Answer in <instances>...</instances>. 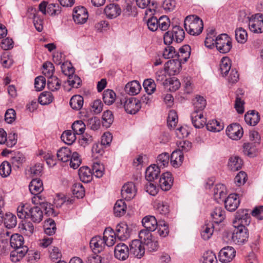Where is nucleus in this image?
I'll list each match as a JSON object with an SVG mask.
<instances>
[{
    "instance_id": "obj_13",
    "label": "nucleus",
    "mask_w": 263,
    "mask_h": 263,
    "mask_svg": "<svg viewBox=\"0 0 263 263\" xmlns=\"http://www.w3.org/2000/svg\"><path fill=\"white\" fill-rule=\"evenodd\" d=\"M129 253L128 246L124 243H118L115 247V257L120 260H126L128 257Z\"/></svg>"
},
{
    "instance_id": "obj_49",
    "label": "nucleus",
    "mask_w": 263,
    "mask_h": 263,
    "mask_svg": "<svg viewBox=\"0 0 263 263\" xmlns=\"http://www.w3.org/2000/svg\"><path fill=\"white\" fill-rule=\"evenodd\" d=\"M61 139L68 145L72 144L76 140V134L70 130L65 131L61 135Z\"/></svg>"
},
{
    "instance_id": "obj_38",
    "label": "nucleus",
    "mask_w": 263,
    "mask_h": 263,
    "mask_svg": "<svg viewBox=\"0 0 263 263\" xmlns=\"http://www.w3.org/2000/svg\"><path fill=\"white\" fill-rule=\"evenodd\" d=\"M126 211V204L125 201L122 199L117 200L114 207L115 216L121 217L125 214Z\"/></svg>"
},
{
    "instance_id": "obj_29",
    "label": "nucleus",
    "mask_w": 263,
    "mask_h": 263,
    "mask_svg": "<svg viewBox=\"0 0 263 263\" xmlns=\"http://www.w3.org/2000/svg\"><path fill=\"white\" fill-rule=\"evenodd\" d=\"M28 252V247H25L23 248L14 249L10 253V257L12 262H16L19 261Z\"/></svg>"
},
{
    "instance_id": "obj_35",
    "label": "nucleus",
    "mask_w": 263,
    "mask_h": 263,
    "mask_svg": "<svg viewBox=\"0 0 263 263\" xmlns=\"http://www.w3.org/2000/svg\"><path fill=\"white\" fill-rule=\"evenodd\" d=\"M24 239L23 237L18 234H14L10 238V245L13 249L23 248Z\"/></svg>"
},
{
    "instance_id": "obj_52",
    "label": "nucleus",
    "mask_w": 263,
    "mask_h": 263,
    "mask_svg": "<svg viewBox=\"0 0 263 263\" xmlns=\"http://www.w3.org/2000/svg\"><path fill=\"white\" fill-rule=\"evenodd\" d=\"M21 232L24 235L30 236L34 232V226L29 221L25 222L19 226Z\"/></svg>"
},
{
    "instance_id": "obj_21",
    "label": "nucleus",
    "mask_w": 263,
    "mask_h": 263,
    "mask_svg": "<svg viewBox=\"0 0 263 263\" xmlns=\"http://www.w3.org/2000/svg\"><path fill=\"white\" fill-rule=\"evenodd\" d=\"M105 246L104 240L100 236L93 237L90 241V247L95 253H100Z\"/></svg>"
},
{
    "instance_id": "obj_30",
    "label": "nucleus",
    "mask_w": 263,
    "mask_h": 263,
    "mask_svg": "<svg viewBox=\"0 0 263 263\" xmlns=\"http://www.w3.org/2000/svg\"><path fill=\"white\" fill-rule=\"evenodd\" d=\"M141 86L138 81L128 82L125 86V91L130 95H137L140 91Z\"/></svg>"
},
{
    "instance_id": "obj_3",
    "label": "nucleus",
    "mask_w": 263,
    "mask_h": 263,
    "mask_svg": "<svg viewBox=\"0 0 263 263\" xmlns=\"http://www.w3.org/2000/svg\"><path fill=\"white\" fill-rule=\"evenodd\" d=\"M216 48L221 53L229 52L232 48V40L226 33H222L216 37Z\"/></svg>"
},
{
    "instance_id": "obj_16",
    "label": "nucleus",
    "mask_w": 263,
    "mask_h": 263,
    "mask_svg": "<svg viewBox=\"0 0 263 263\" xmlns=\"http://www.w3.org/2000/svg\"><path fill=\"white\" fill-rule=\"evenodd\" d=\"M181 62L178 59L167 61L164 65L167 73L170 76H174L178 73L181 69Z\"/></svg>"
},
{
    "instance_id": "obj_36",
    "label": "nucleus",
    "mask_w": 263,
    "mask_h": 263,
    "mask_svg": "<svg viewBox=\"0 0 263 263\" xmlns=\"http://www.w3.org/2000/svg\"><path fill=\"white\" fill-rule=\"evenodd\" d=\"M154 207L157 212L161 215H165L169 213L170 208L168 203L163 200L157 199L154 202Z\"/></svg>"
},
{
    "instance_id": "obj_44",
    "label": "nucleus",
    "mask_w": 263,
    "mask_h": 263,
    "mask_svg": "<svg viewBox=\"0 0 263 263\" xmlns=\"http://www.w3.org/2000/svg\"><path fill=\"white\" fill-rule=\"evenodd\" d=\"M116 95L111 89L105 90L103 93V100L105 104L111 105L116 100Z\"/></svg>"
},
{
    "instance_id": "obj_28",
    "label": "nucleus",
    "mask_w": 263,
    "mask_h": 263,
    "mask_svg": "<svg viewBox=\"0 0 263 263\" xmlns=\"http://www.w3.org/2000/svg\"><path fill=\"white\" fill-rule=\"evenodd\" d=\"M245 120L247 124L255 126L260 121L259 114L255 110L249 111L245 116Z\"/></svg>"
},
{
    "instance_id": "obj_58",
    "label": "nucleus",
    "mask_w": 263,
    "mask_h": 263,
    "mask_svg": "<svg viewBox=\"0 0 263 263\" xmlns=\"http://www.w3.org/2000/svg\"><path fill=\"white\" fill-rule=\"evenodd\" d=\"M30 206L28 204H22L17 208V214L19 218H28Z\"/></svg>"
},
{
    "instance_id": "obj_31",
    "label": "nucleus",
    "mask_w": 263,
    "mask_h": 263,
    "mask_svg": "<svg viewBox=\"0 0 263 263\" xmlns=\"http://www.w3.org/2000/svg\"><path fill=\"white\" fill-rule=\"evenodd\" d=\"M29 188L32 194H40L44 190L43 182L40 178L33 179Z\"/></svg>"
},
{
    "instance_id": "obj_37",
    "label": "nucleus",
    "mask_w": 263,
    "mask_h": 263,
    "mask_svg": "<svg viewBox=\"0 0 263 263\" xmlns=\"http://www.w3.org/2000/svg\"><path fill=\"white\" fill-rule=\"evenodd\" d=\"M214 222L219 223L225 218V211L221 207H216L211 214Z\"/></svg>"
},
{
    "instance_id": "obj_2",
    "label": "nucleus",
    "mask_w": 263,
    "mask_h": 263,
    "mask_svg": "<svg viewBox=\"0 0 263 263\" xmlns=\"http://www.w3.org/2000/svg\"><path fill=\"white\" fill-rule=\"evenodd\" d=\"M185 32L182 28L179 26H172L171 30L166 32L163 35L165 44L170 45L173 42L180 43L184 39Z\"/></svg>"
},
{
    "instance_id": "obj_56",
    "label": "nucleus",
    "mask_w": 263,
    "mask_h": 263,
    "mask_svg": "<svg viewBox=\"0 0 263 263\" xmlns=\"http://www.w3.org/2000/svg\"><path fill=\"white\" fill-rule=\"evenodd\" d=\"M163 57L164 59H177V52L175 50V49L174 47L172 46H166L163 50Z\"/></svg>"
},
{
    "instance_id": "obj_1",
    "label": "nucleus",
    "mask_w": 263,
    "mask_h": 263,
    "mask_svg": "<svg viewBox=\"0 0 263 263\" xmlns=\"http://www.w3.org/2000/svg\"><path fill=\"white\" fill-rule=\"evenodd\" d=\"M185 30L192 35H198L201 33L203 24L201 19L197 15H192L186 16L184 21Z\"/></svg>"
},
{
    "instance_id": "obj_34",
    "label": "nucleus",
    "mask_w": 263,
    "mask_h": 263,
    "mask_svg": "<svg viewBox=\"0 0 263 263\" xmlns=\"http://www.w3.org/2000/svg\"><path fill=\"white\" fill-rule=\"evenodd\" d=\"M72 152L70 148L68 147H63L59 149L57 153V156L59 160L63 162H67L69 161Z\"/></svg>"
},
{
    "instance_id": "obj_47",
    "label": "nucleus",
    "mask_w": 263,
    "mask_h": 263,
    "mask_svg": "<svg viewBox=\"0 0 263 263\" xmlns=\"http://www.w3.org/2000/svg\"><path fill=\"white\" fill-rule=\"evenodd\" d=\"M194 111L202 112L206 105L205 99L200 96H197L194 100Z\"/></svg>"
},
{
    "instance_id": "obj_50",
    "label": "nucleus",
    "mask_w": 263,
    "mask_h": 263,
    "mask_svg": "<svg viewBox=\"0 0 263 263\" xmlns=\"http://www.w3.org/2000/svg\"><path fill=\"white\" fill-rule=\"evenodd\" d=\"M235 39L240 44H244L248 39V34L245 29L242 27H239L235 30Z\"/></svg>"
},
{
    "instance_id": "obj_62",
    "label": "nucleus",
    "mask_w": 263,
    "mask_h": 263,
    "mask_svg": "<svg viewBox=\"0 0 263 263\" xmlns=\"http://www.w3.org/2000/svg\"><path fill=\"white\" fill-rule=\"evenodd\" d=\"M85 124L81 120H78L72 124V129L73 132L77 135L83 134L85 130Z\"/></svg>"
},
{
    "instance_id": "obj_15",
    "label": "nucleus",
    "mask_w": 263,
    "mask_h": 263,
    "mask_svg": "<svg viewBox=\"0 0 263 263\" xmlns=\"http://www.w3.org/2000/svg\"><path fill=\"white\" fill-rule=\"evenodd\" d=\"M223 201L226 209L230 212L235 211L240 203L238 195L235 193L230 194Z\"/></svg>"
},
{
    "instance_id": "obj_26",
    "label": "nucleus",
    "mask_w": 263,
    "mask_h": 263,
    "mask_svg": "<svg viewBox=\"0 0 263 263\" xmlns=\"http://www.w3.org/2000/svg\"><path fill=\"white\" fill-rule=\"evenodd\" d=\"M158 222L155 217L152 215L146 216L142 220L143 227L152 232L157 229Z\"/></svg>"
},
{
    "instance_id": "obj_43",
    "label": "nucleus",
    "mask_w": 263,
    "mask_h": 263,
    "mask_svg": "<svg viewBox=\"0 0 263 263\" xmlns=\"http://www.w3.org/2000/svg\"><path fill=\"white\" fill-rule=\"evenodd\" d=\"M4 223L7 228H13L16 226V217L11 213H6L4 218Z\"/></svg>"
},
{
    "instance_id": "obj_24",
    "label": "nucleus",
    "mask_w": 263,
    "mask_h": 263,
    "mask_svg": "<svg viewBox=\"0 0 263 263\" xmlns=\"http://www.w3.org/2000/svg\"><path fill=\"white\" fill-rule=\"evenodd\" d=\"M43 217V211L40 208L34 206L29 209L28 218H30L33 222L39 223L42 220Z\"/></svg>"
},
{
    "instance_id": "obj_8",
    "label": "nucleus",
    "mask_w": 263,
    "mask_h": 263,
    "mask_svg": "<svg viewBox=\"0 0 263 263\" xmlns=\"http://www.w3.org/2000/svg\"><path fill=\"white\" fill-rule=\"evenodd\" d=\"M129 253L138 258H141L145 253L143 243L139 239L133 240L129 245Z\"/></svg>"
},
{
    "instance_id": "obj_27",
    "label": "nucleus",
    "mask_w": 263,
    "mask_h": 263,
    "mask_svg": "<svg viewBox=\"0 0 263 263\" xmlns=\"http://www.w3.org/2000/svg\"><path fill=\"white\" fill-rule=\"evenodd\" d=\"M115 233L114 230L110 228H107L104 231L102 238L104 240L105 246L108 247L112 246L115 242Z\"/></svg>"
},
{
    "instance_id": "obj_45",
    "label": "nucleus",
    "mask_w": 263,
    "mask_h": 263,
    "mask_svg": "<svg viewBox=\"0 0 263 263\" xmlns=\"http://www.w3.org/2000/svg\"><path fill=\"white\" fill-rule=\"evenodd\" d=\"M83 103L84 100L82 96L80 95H75L71 98L69 104L72 109L79 110L82 107Z\"/></svg>"
},
{
    "instance_id": "obj_32",
    "label": "nucleus",
    "mask_w": 263,
    "mask_h": 263,
    "mask_svg": "<svg viewBox=\"0 0 263 263\" xmlns=\"http://www.w3.org/2000/svg\"><path fill=\"white\" fill-rule=\"evenodd\" d=\"M79 176L82 182L88 183L92 180V173L89 167L83 166L80 167L79 170Z\"/></svg>"
},
{
    "instance_id": "obj_57",
    "label": "nucleus",
    "mask_w": 263,
    "mask_h": 263,
    "mask_svg": "<svg viewBox=\"0 0 263 263\" xmlns=\"http://www.w3.org/2000/svg\"><path fill=\"white\" fill-rule=\"evenodd\" d=\"M72 192L77 198H82L85 195L84 188L80 182L76 183L72 185Z\"/></svg>"
},
{
    "instance_id": "obj_64",
    "label": "nucleus",
    "mask_w": 263,
    "mask_h": 263,
    "mask_svg": "<svg viewBox=\"0 0 263 263\" xmlns=\"http://www.w3.org/2000/svg\"><path fill=\"white\" fill-rule=\"evenodd\" d=\"M11 172V166L8 161H4L0 165V175L5 178L8 177Z\"/></svg>"
},
{
    "instance_id": "obj_42",
    "label": "nucleus",
    "mask_w": 263,
    "mask_h": 263,
    "mask_svg": "<svg viewBox=\"0 0 263 263\" xmlns=\"http://www.w3.org/2000/svg\"><path fill=\"white\" fill-rule=\"evenodd\" d=\"M216 32L215 30L211 29L207 33L206 37L204 41L205 46L209 48L213 49L216 47Z\"/></svg>"
},
{
    "instance_id": "obj_39",
    "label": "nucleus",
    "mask_w": 263,
    "mask_h": 263,
    "mask_svg": "<svg viewBox=\"0 0 263 263\" xmlns=\"http://www.w3.org/2000/svg\"><path fill=\"white\" fill-rule=\"evenodd\" d=\"M208 130L213 132H219L223 129V123L217 120H212L205 124Z\"/></svg>"
},
{
    "instance_id": "obj_55",
    "label": "nucleus",
    "mask_w": 263,
    "mask_h": 263,
    "mask_svg": "<svg viewBox=\"0 0 263 263\" xmlns=\"http://www.w3.org/2000/svg\"><path fill=\"white\" fill-rule=\"evenodd\" d=\"M48 78L47 86L48 89L52 91L59 89L61 86V82L58 78L51 77Z\"/></svg>"
},
{
    "instance_id": "obj_46",
    "label": "nucleus",
    "mask_w": 263,
    "mask_h": 263,
    "mask_svg": "<svg viewBox=\"0 0 263 263\" xmlns=\"http://www.w3.org/2000/svg\"><path fill=\"white\" fill-rule=\"evenodd\" d=\"M143 86L147 95H151L156 90V84L152 79H145L143 83Z\"/></svg>"
},
{
    "instance_id": "obj_20",
    "label": "nucleus",
    "mask_w": 263,
    "mask_h": 263,
    "mask_svg": "<svg viewBox=\"0 0 263 263\" xmlns=\"http://www.w3.org/2000/svg\"><path fill=\"white\" fill-rule=\"evenodd\" d=\"M191 119L192 124L196 128H201L206 124V119L202 112L194 111L191 115Z\"/></svg>"
},
{
    "instance_id": "obj_4",
    "label": "nucleus",
    "mask_w": 263,
    "mask_h": 263,
    "mask_svg": "<svg viewBox=\"0 0 263 263\" xmlns=\"http://www.w3.org/2000/svg\"><path fill=\"white\" fill-rule=\"evenodd\" d=\"M235 230L232 234V241L238 245H241L247 241L249 238L248 229L241 226L239 227H235Z\"/></svg>"
},
{
    "instance_id": "obj_22",
    "label": "nucleus",
    "mask_w": 263,
    "mask_h": 263,
    "mask_svg": "<svg viewBox=\"0 0 263 263\" xmlns=\"http://www.w3.org/2000/svg\"><path fill=\"white\" fill-rule=\"evenodd\" d=\"M160 173V168L156 164L149 166L145 171V179L148 181H153L157 179Z\"/></svg>"
},
{
    "instance_id": "obj_60",
    "label": "nucleus",
    "mask_w": 263,
    "mask_h": 263,
    "mask_svg": "<svg viewBox=\"0 0 263 263\" xmlns=\"http://www.w3.org/2000/svg\"><path fill=\"white\" fill-rule=\"evenodd\" d=\"M178 116L175 110H171L169 111L167 119V126L170 128L174 127L178 123Z\"/></svg>"
},
{
    "instance_id": "obj_25",
    "label": "nucleus",
    "mask_w": 263,
    "mask_h": 263,
    "mask_svg": "<svg viewBox=\"0 0 263 263\" xmlns=\"http://www.w3.org/2000/svg\"><path fill=\"white\" fill-rule=\"evenodd\" d=\"M184 156L183 153L180 149L174 151L170 157V162L174 167L180 166L183 161Z\"/></svg>"
},
{
    "instance_id": "obj_10",
    "label": "nucleus",
    "mask_w": 263,
    "mask_h": 263,
    "mask_svg": "<svg viewBox=\"0 0 263 263\" xmlns=\"http://www.w3.org/2000/svg\"><path fill=\"white\" fill-rule=\"evenodd\" d=\"M227 135L231 139L238 140L243 134L242 127L238 123H233L229 125L226 129Z\"/></svg>"
},
{
    "instance_id": "obj_40",
    "label": "nucleus",
    "mask_w": 263,
    "mask_h": 263,
    "mask_svg": "<svg viewBox=\"0 0 263 263\" xmlns=\"http://www.w3.org/2000/svg\"><path fill=\"white\" fill-rule=\"evenodd\" d=\"M231 67V61L228 57L221 59L220 64V70L223 77L227 76Z\"/></svg>"
},
{
    "instance_id": "obj_5",
    "label": "nucleus",
    "mask_w": 263,
    "mask_h": 263,
    "mask_svg": "<svg viewBox=\"0 0 263 263\" xmlns=\"http://www.w3.org/2000/svg\"><path fill=\"white\" fill-rule=\"evenodd\" d=\"M251 221V217L246 209L238 210L235 215L233 224L234 227H239L241 226L245 227L248 226Z\"/></svg>"
},
{
    "instance_id": "obj_51",
    "label": "nucleus",
    "mask_w": 263,
    "mask_h": 263,
    "mask_svg": "<svg viewBox=\"0 0 263 263\" xmlns=\"http://www.w3.org/2000/svg\"><path fill=\"white\" fill-rule=\"evenodd\" d=\"M213 232L214 228L212 224H204L201 230V236L204 240H208L212 235Z\"/></svg>"
},
{
    "instance_id": "obj_41",
    "label": "nucleus",
    "mask_w": 263,
    "mask_h": 263,
    "mask_svg": "<svg viewBox=\"0 0 263 263\" xmlns=\"http://www.w3.org/2000/svg\"><path fill=\"white\" fill-rule=\"evenodd\" d=\"M191 50L189 45H184L179 49V52H177V59L180 61L186 62L190 58Z\"/></svg>"
},
{
    "instance_id": "obj_59",
    "label": "nucleus",
    "mask_w": 263,
    "mask_h": 263,
    "mask_svg": "<svg viewBox=\"0 0 263 263\" xmlns=\"http://www.w3.org/2000/svg\"><path fill=\"white\" fill-rule=\"evenodd\" d=\"M157 229L159 235L161 237H165L168 234V226L164 221H159Z\"/></svg>"
},
{
    "instance_id": "obj_23",
    "label": "nucleus",
    "mask_w": 263,
    "mask_h": 263,
    "mask_svg": "<svg viewBox=\"0 0 263 263\" xmlns=\"http://www.w3.org/2000/svg\"><path fill=\"white\" fill-rule=\"evenodd\" d=\"M121 12L119 6L115 4H110L104 9V13L107 17L112 19L117 17Z\"/></svg>"
},
{
    "instance_id": "obj_33",
    "label": "nucleus",
    "mask_w": 263,
    "mask_h": 263,
    "mask_svg": "<svg viewBox=\"0 0 263 263\" xmlns=\"http://www.w3.org/2000/svg\"><path fill=\"white\" fill-rule=\"evenodd\" d=\"M242 164V160L240 157L233 156L229 158L228 166L231 171H236L241 168Z\"/></svg>"
},
{
    "instance_id": "obj_7",
    "label": "nucleus",
    "mask_w": 263,
    "mask_h": 263,
    "mask_svg": "<svg viewBox=\"0 0 263 263\" xmlns=\"http://www.w3.org/2000/svg\"><path fill=\"white\" fill-rule=\"evenodd\" d=\"M124 107L126 112L129 114H135L141 107L140 101L134 97L125 98Z\"/></svg>"
},
{
    "instance_id": "obj_48",
    "label": "nucleus",
    "mask_w": 263,
    "mask_h": 263,
    "mask_svg": "<svg viewBox=\"0 0 263 263\" xmlns=\"http://www.w3.org/2000/svg\"><path fill=\"white\" fill-rule=\"evenodd\" d=\"M102 125L106 128L109 127L114 120L112 112L110 110L104 111L102 115Z\"/></svg>"
},
{
    "instance_id": "obj_19",
    "label": "nucleus",
    "mask_w": 263,
    "mask_h": 263,
    "mask_svg": "<svg viewBox=\"0 0 263 263\" xmlns=\"http://www.w3.org/2000/svg\"><path fill=\"white\" fill-rule=\"evenodd\" d=\"M136 2L137 5L140 8L144 9L148 7L145 12L146 15H151L156 12L157 5L153 2L151 4V0H136Z\"/></svg>"
},
{
    "instance_id": "obj_54",
    "label": "nucleus",
    "mask_w": 263,
    "mask_h": 263,
    "mask_svg": "<svg viewBox=\"0 0 263 263\" xmlns=\"http://www.w3.org/2000/svg\"><path fill=\"white\" fill-rule=\"evenodd\" d=\"M170 161V157L169 154L167 153H162L157 157V165L159 166L160 168L161 167H165L168 165Z\"/></svg>"
},
{
    "instance_id": "obj_17",
    "label": "nucleus",
    "mask_w": 263,
    "mask_h": 263,
    "mask_svg": "<svg viewBox=\"0 0 263 263\" xmlns=\"http://www.w3.org/2000/svg\"><path fill=\"white\" fill-rule=\"evenodd\" d=\"M227 194L226 186L221 183L216 184L213 190V197L218 203L223 202Z\"/></svg>"
},
{
    "instance_id": "obj_12",
    "label": "nucleus",
    "mask_w": 263,
    "mask_h": 263,
    "mask_svg": "<svg viewBox=\"0 0 263 263\" xmlns=\"http://www.w3.org/2000/svg\"><path fill=\"white\" fill-rule=\"evenodd\" d=\"M136 186L132 182H128L124 184L121 190L122 197L127 201L133 199L136 196Z\"/></svg>"
},
{
    "instance_id": "obj_18",
    "label": "nucleus",
    "mask_w": 263,
    "mask_h": 263,
    "mask_svg": "<svg viewBox=\"0 0 263 263\" xmlns=\"http://www.w3.org/2000/svg\"><path fill=\"white\" fill-rule=\"evenodd\" d=\"M159 182L160 187L163 191H168L173 183L172 174L169 172L163 173L160 178Z\"/></svg>"
},
{
    "instance_id": "obj_11",
    "label": "nucleus",
    "mask_w": 263,
    "mask_h": 263,
    "mask_svg": "<svg viewBox=\"0 0 263 263\" xmlns=\"http://www.w3.org/2000/svg\"><path fill=\"white\" fill-rule=\"evenodd\" d=\"M234 249L230 246L224 247L219 252L218 257L219 261L223 263L230 262L235 256Z\"/></svg>"
},
{
    "instance_id": "obj_61",
    "label": "nucleus",
    "mask_w": 263,
    "mask_h": 263,
    "mask_svg": "<svg viewBox=\"0 0 263 263\" xmlns=\"http://www.w3.org/2000/svg\"><path fill=\"white\" fill-rule=\"evenodd\" d=\"M202 263H217V259L215 253L212 251H208L203 253Z\"/></svg>"
},
{
    "instance_id": "obj_14",
    "label": "nucleus",
    "mask_w": 263,
    "mask_h": 263,
    "mask_svg": "<svg viewBox=\"0 0 263 263\" xmlns=\"http://www.w3.org/2000/svg\"><path fill=\"white\" fill-rule=\"evenodd\" d=\"M115 233L119 240L124 241L129 237L130 231L126 223L121 222L116 226Z\"/></svg>"
},
{
    "instance_id": "obj_6",
    "label": "nucleus",
    "mask_w": 263,
    "mask_h": 263,
    "mask_svg": "<svg viewBox=\"0 0 263 263\" xmlns=\"http://www.w3.org/2000/svg\"><path fill=\"white\" fill-rule=\"evenodd\" d=\"M249 27L250 31L254 33L263 32V14L256 13L252 15Z\"/></svg>"
},
{
    "instance_id": "obj_9",
    "label": "nucleus",
    "mask_w": 263,
    "mask_h": 263,
    "mask_svg": "<svg viewBox=\"0 0 263 263\" xmlns=\"http://www.w3.org/2000/svg\"><path fill=\"white\" fill-rule=\"evenodd\" d=\"M88 14L85 8L83 6H78L73 11V19L78 24L85 23L88 19Z\"/></svg>"
},
{
    "instance_id": "obj_63",
    "label": "nucleus",
    "mask_w": 263,
    "mask_h": 263,
    "mask_svg": "<svg viewBox=\"0 0 263 263\" xmlns=\"http://www.w3.org/2000/svg\"><path fill=\"white\" fill-rule=\"evenodd\" d=\"M170 21L166 15H162L158 19V29L161 31H166L170 26Z\"/></svg>"
},
{
    "instance_id": "obj_53",
    "label": "nucleus",
    "mask_w": 263,
    "mask_h": 263,
    "mask_svg": "<svg viewBox=\"0 0 263 263\" xmlns=\"http://www.w3.org/2000/svg\"><path fill=\"white\" fill-rule=\"evenodd\" d=\"M53 96L51 92L44 91L41 93L39 97V102L42 105H47L52 102Z\"/></svg>"
}]
</instances>
